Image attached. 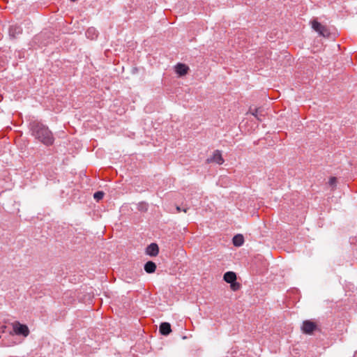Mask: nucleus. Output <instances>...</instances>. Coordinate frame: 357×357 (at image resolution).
<instances>
[{"instance_id": "f3484780", "label": "nucleus", "mask_w": 357, "mask_h": 357, "mask_svg": "<svg viewBox=\"0 0 357 357\" xmlns=\"http://www.w3.org/2000/svg\"><path fill=\"white\" fill-rule=\"evenodd\" d=\"M337 178L335 177H331L328 181V183L331 186L335 187L336 185Z\"/></svg>"}, {"instance_id": "a211bd4d", "label": "nucleus", "mask_w": 357, "mask_h": 357, "mask_svg": "<svg viewBox=\"0 0 357 357\" xmlns=\"http://www.w3.org/2000/svg\"><path fill=\"white\" fill-rule=\"evenodd\" d=\"M176 208V211H177V212H178V213H179V212H181V211H183V212L186 213V212H187V211L188 210V208H183V209H182V208H181L180 206H177Z\"/></svg>"}, {"instance_id": "6e6552de", "label": "nucleus", "mask_w": 357, "mask_h": 357, "mask_svg": "<svg viewBox=\"0 0 357 357\" xmlns=\"http://www.w3.org/2000/svg\"><path fill=\"white\" fill-rule=\"evenodd\" d=\"M160 333L163 335H168L172 332L171 325L168 322H162L160 325Z\"/></svg>"}, {"instance_id": "f8f14e48", "label": "nucleus", "mask_w": 357, "mask_h": 357, "mask_svg": "<svg viewBox=\"0 0 357 357\" xmlns=\"http://www.w3.org/2000/svg\"><path fill=\"white\" fill-rule=\"evenodd\" d=\"M98 34V31L93 27L89 28L86 31V36L91 40L96 38Z\"/></svg>"}, {"instance_id": "9d476101", "label": "nucleus", "mask_w": 357, "mask_h": 357, "mask_svg": "<svg viewBox=\"0 0 357 357\" xmlns=\"http://www.w3.org/2000/svg\"><path fill=\"white\" fill-rule=\"evenodd\" d=\"M9 35L12 37H15V35L20 34L22 32V29L17 24L10 25L8 29Z\"/></svg>"}, {"instance_id": "0eeeda50", "label": "nucleus", "mask_w": 357, "mask_h": 357, "mask_svg": "<svg viewBox=\"0 0 357 357\" xmlns=\"http://www.w3.org/2000/svg\"><path fill=\"white\" fill-rule=\"evenodd\" d=\"M189 70V68L184 63H178L175 66V71L179 76L185 75Z\"/></svg>"}, {"instance_id": "6ab92c4d", "label": "nucleus", "mask_w": 357, "mask_h": 357, "mask_svg": "<svg viewBox=\"0 0 357 357\" xmlns=\"http://www.w3.org/2000/svg\"><path fill=\"white\" fill-rule=\"evenodd\" d=\"M71 1H75L76 0H70Z\"/></svg>"}, {"instance_id": "20e7f679", "label": "nucleus", "mask_w": 357, "mask_h": 357, "mask_svg": "<svg viewBox=\"0 0 357 357\" xmlns=\"http://www.w3.org/2000/svg\"><path fill=\"white\" fill-rule=\"evenodd\" d=\"M301 328L304 333L311 334L317 329V324L310 320H306L303 322Z\"/></svg>"}, {"instance_id": "dca6fc26", "label": "nucleus", "mask_w": 357, "mask_h": 357, "mask_svg": "<svg viewBox=\"0 0 357 357\" xmlns=\"http://www.w3.org/2000/svg\"><path fill=\"white\" fill-rule=\"evenodd\" d=\"M103 197H104V192L102 191L96 192L93 195V198L96 201H99V200L102 199L103 198Z\"/></svg>"}, {"instance_id": "1a4fd4ad", "label": "nucleus", "mask_w": 357, "mask_h": 357, "mask_svg": "<svg viewBox=\"0 0 357 357\" xmlns=\"http://www.w3.org/2000/svg\"><path fill=\"white\" fill-rule=\"evenodd\" d=\"M224 280L227 283H231L236 280V275L234 272L227 271L224 274Z\"/></svg>"}, {"instance_id": "39448f33", "label": "nucleus", "mask_w": 357, "mask_h": 357, "mask_svg": "<svg viewBox=\"0 0 357 357\" xmlns=\"http://www.w3.org/2000/svg\"><path fill=\"white\" fill-rule=\"evenodd\" d=\"M158 252H159L158 245L155 243H151L149 245L147 246V248L146 249V253L148 255H150L151 257L157 256Z\"/></svg>"}, {"instance_id": "7ed1b4c3", "label": "nucleus", "mask_w": 357, "mask_h": 357, "mask_svg": "<svg viewBox=\"0 0 357 357\" xmlns=\"http://www.w3.org/2000/svg\"><path fill=\"white\" fill-rule=\"evenodd\" d=\"M312 29L317 31L320 36L324 37L328 36L329 35V31L328 29L317 20H314L311 22Z\"/></svg>"}, {"instance_id": "f257e3e1", "label": "nucleus", "mask_w": 357, "mask_h": 357, "mask_svg": "<svg viewBox=\"0 0 357 357\" xmlns=\"http://www.w3.org/2000/svg\"><path fill=\"white\" fill-rule=\"evenodd\" d=\"M32 136L45 146H52L54 142V137L49 128L38 121H33L29 124Z\"/></svg>"}, {"instance_id": "9b49d317", "label": "nucleus", "mask_w": 357, "mask_h": 357, "mask_svg": "<svg viewBox=\"0 0 357 357\" xmlns=\"http://www.w3.org/2000/svg\"><path fill=\"white\" fill-rule=\"evenodd\" d=\"M144 268L147 273H153L155 271L156 264L152 261H149L144 264Z\"/></svg>"}, {"instance_id": "ddd939ff", "label": "nucleus", "mask_w": 357, "mask_h": 357, "mask_svg": "<svg viewBox=\"0 0 357 357\" xmlns=\"http://www.w3.org/2000/svg\"><path fill=\"white\" fill-rule=\"evenodd\" d=\"M250 113L259 121H262V109L261 108H255L253 111L250 108Z\"/></svg>"}, {"instance_id": "2eb2a0df", "label": "nucleus", "mask_w": 357, "mask_h": 357, "mask_svg": "<svg viewBox=\"0 0 357 357\" xmlns=\"http://www.w3.org/2000/svg\"><path fill=\"white\" fill-rule=\"evenodd\" d=\"M230 287L233 291H238L241 288V284L235 280L230 283Z\"/></svg>"}, {"instance_id": "f03ea898", "label": "nucleus", "mask_w": 357, "mask_h": 357, "mask_svg": "<svg viewBox=\"0 0 357 357\" xmlns=\"http://www.w3.org/2000/svg\"><path fill=\"white\" fill-rule=\"evenodd\" d=\"M13 332L18 335L27 337L29 334V329L25 324H20L19 321H15L13 324Z\"/></svg>"}, {"instance_id": "423d86ee", "label": "nucleus", "mask_w": 357, "mask_h": 357, "mask_svg": "<svg viewBox=\"0 0 357 357\" xmlns=\"http://www.w3.org/2000/svg\"><path fill=\"white\" fill-rule=\"evenodd\" d=\"M207 161L215 162L219 165H222L225 160L222 156L221 152L218 150H216L213 152L212 158L207 159Z\"/></svg>"}, {"instance_id": "4468645a", "label": "nucleus", "mask_w": 357, "mask_h": 357, "mask_svg": "<svg viewBox=\"0 0 357 357\" xmlns=\"http://www.w3.org/2000/svg\"><path fill=\"white\" fill-rule=\"evenodd\" d=\"M232 241H233V244L235 246L239 247L243 244L244 238H243V235L237 234L234 236Z\"/></svg>"}]
</instances>
